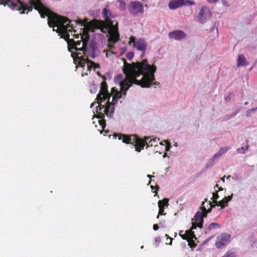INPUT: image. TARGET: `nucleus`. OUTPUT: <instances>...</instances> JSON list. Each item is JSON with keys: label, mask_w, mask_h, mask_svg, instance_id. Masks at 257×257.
<instances>
[{"label": "nucleus", "mask_w": 257, "mask_h": 257, "mask_svg": "<svg viewBox=\"0 0 257 257\" xmlns=\"http://www.w3.org/2000/svg\"><path fill=\"white\" fill-rule=\"evenodd\" d=\"M17 1L21 7L19 8L18 5L11 2L10 7L12 10L20 11L23 9V11L20 12V14H23L26 10L29 12L32 11L33 6H34V9L39 12L42 18H44L46 16L48 17V24L50 27L53 28V31H56L57 33H63L62 38L66 41L68 51L71 53V56L73 60H74V59H76L77 57H80V56H79L80 53H78L75 56L76 54L72 51V47L75 44V41L73 39L69 38L70 35L67 32L68 28L72 27L70 25L71 21L68 18L54 13L45 7L42 3L41 0H29L30 5L21 1V0Z\"/></svg>", "instance_id": "f257e3e1"}, {"label": "nucleus", "mask_w": 257, "mask_h": 257, "mask_svg": "<svg viewBox=\"0 0 257 257\" xmlns=\"http://www.w3.org/2000/svg\"><path fill=\"white\" fill-rule=\"evenodd\" d=\"M156 66L150 65L147 59L132 63H128L124 59L122 70L125 78L121 80L123 75L120 74L116 75L115 80L119 81L120 90L123 91V94L125 96L126 91L133 84L140 85L143 88H149L154 79L153 72H156Z\"/></svg>", "instance_id": "f03ea898"}, {"label": "nucleus", "mask_w": 257, "mask_h": 257, "mask_svg": "<svg viewBox=\"0 0 257 257\" xmlns=\"http://www.w3.org/2000/svg\"><path fill=\"white\" fill-rule=\"evenodd\" d=\"M119 140H122L123 143L126 144H131L135 148V150L137 152H141L144 149L145 145H147V148L152 147L153 146H156L155 144L157 142V138L151 139L148 142L150 139L149 137H145L144 140L139 138L136 135L127 136L123 134H120L118 137Z\"/></svg>", "instance_id": "7ed1b4c3"}, {"label": "nucleus", "mask_w": 257, "mask_h": 257, "mask_svg": "<svg viewBox=\"0 0 257 257\" xmlns=\"http://www.w3.org/2000/svg\"><path fill=\"white\" fill-rule=\"evenodd\" d=\"M207 201V199H205L204 201L202 202L201 206L200 207V209L202 211H198L195 214L194 220V222H192L191 229H195L198 227L200 228L203 227V218L207 216V214L208 213L211 212L212 208L214 207V205H212V203L210 201L207 203V205L209 206V208L207 209L206 208L205 206H204V203Z\"/></svg>", "instance_id": "20e7f679"}, {"label": "nucleus", "mask_w": 257, "mask_h": 257, "mask_svg": "<svg viewBox=\"0 0 257 257\" xmlns=\"http://www.w3.org/2000/svg\"><path fill=\"white\" fill-rule=\"evenodd\" d=\"M74 63L76 65V68H77V67L84 68L85 66L86 63H87V70L89 72L91 71L92 68L94 69L100 68L99 64L89 60L87 58H85L84 56H83L74 59Z\"/></svg>", "instance_id": "39448f33"}, {"label": "nucleus", "mask_w": 257, "mask_h": 257, "mask_svg": "<svg viewBox=\"0 0 257 257\" xmlns=\"http://www.w3.org/2000/svg\"><path fill=\"white\" fill-rule=\"evenodd\" d=\"M211 16V13L210 9L206 6H202L197 16V18L201 24H204Z\"/></svg>", "instance_id": "423d86ee"}, {"label": "nucleus", "mask_w": 257, "mask_h": 257, "mask_svg": "<svg viewBox=\"0 0 257 257\" xmlns=\"http://www.w3.org/2000/svg\"><path fill=\"white\" fill-rule=\"evenodd\" d=\"M129 12L133 15H138L139 13H144L143 4L138 1L132 2L128 7Z\"/></svg>", "instance_id": "0eeeda50"}, {"label": "nucleus", "mask_w": 257, "mask_h": 257, "mask_svg": "<svg viewBox=\"0 0 257 257\" xmlns=\"http://www.w3.org/2000/svg\"><path fill=\"white\" fill-rule=\"evenodd\" d=\"M117 25V22L116 24L114 25L113 22L111 21L107 24V27L109 28V31L111 32L113 43H116L119 40V34L118 31V28Z\"/></svg>", "instance_id": "6e6552de"}, {"label": "nucleus", "mask_w": 257, "mask_h": 257, "mask_svg": "<svg viewBox=\"0 0 257 257\" xmlns=\"http://www.w3.org/2000/svg\"><path fill=\"white\" fill-rule=\"evenodd\" d=\"M230 237L229 234L223 233L217 237L215 245L217 248H220L224 246L226 243L229 241Z\"/></svg>", "instance_id": "1a4fd4ad"}, {"label": "nucleus", "mask_w": 257, "mask_h": 257, "mask_svg": "<svg viewBox=\"0 0 257 257\" xmlns=\"http://www.w3.org/2000/svg\"><path fill=\"white\" fill-rule=\"evenodd\" d=\"M89 41V38H87L84 39L82 41V47L81 48H77V46H80L81 44V41H77L75 42V44L73 45L72 47V50H75L76 51H82L83 52H87L88 47V43Z\"/></svg>", "instance_id": "9d476101"}, {"label": "nucleus", "mask_w": 257, "mask_h": 257, "mask_svg": "<svg viewBox=\"0 0 257 257\" xmlns=\"http://www.w3.org/2000/svg\"><path fill=\"white\" fill-rule=\"evenodd\" d=\"M169 37L177 41H181L186 37V34L181 30H176L169 33Z\"/></svg>", "instance_id": "9b49d317"}, {"label": "nucleus", "mask_w": 257, "mask_h": 257, "mask_svg": "<svg viewBox=\"0 0 257 257\" xmlns=\"http://www.w3.org/2000/svg\"><path fill=\"white\" fill-rule=\"evenodd\" d=\"M105 107L106 106L102 105L101 104L96 107V111L98 113L97 117L98 118H101L100 120H99V123L103 128H104L106 125L105 120L104 119L105 115L104 113H102L101 112H99V111H100L101 109L103 108L105 109Z\"/></svg>", "instance_id": "f8f14e48"}, {"label": "nucleus", "mask_w": 257, "mask_h": 257, "mask_svg": "<svg viewBox=\"0 0 257 257\" xmlns=\"http://www.w3.org/2000/svg\"><path fill=\"white\" fill-rule=\"evenodd\" d=\"M105 107L106 106L102 105L101 104L96 107V111L98 113L97 117L98 118H101L100 120H99V123L103 128H104L106 125L105 120L104 119L105 115L104 113H102L101 112H99V111H100L101 109L103 108L105 109Z\"/></svg>", "instance_id": "ddd939ff"}, {"label": "nucleus", "mask_w": 257, "mask_h": 257, "mask_svg": "<svg viewBox=\"0 0 257 257\" xmlns=\"http://www.w3.org/2000/svg\"><path fill=\"white\" fill-rule=\"evenodd\" d=\"M115 111V105L110 103L109 101L106 102V107L104 110V112L108 117L112 118L113 113Z\"/></svg>", "instance_id": "4468645a"}, {"label": "nucleus", "mask_w": 257, "mask_h": 257, "mask_svg": "<svg viewBox=\"0 0 257 257\" xmlns=\"http://www.w3.org/2000/svg\"><path fill=\"white\" fill-rule=\"evenodd\" d=\"M103 81L101 83L100 90L97 95L96 99L99 100V98H101L102 95L106 94L108 92L107 90V84L105 82L106 78L104 76H102Z\"/></svg>", "instance_id": "2eb2a0df"}, {"label": "nucleus", "mask_w": 257, "mask_h": 257, "mask_svg": "<svg viewBox=\"0 0 257 257\" xmlns=\"http://www.w3.org/2000/svg\"><path fill=\"white\" fill-rule=\"evenodd\" d=\"M134 46L138 50L142 52H146L147 45L146 41L143 39H139L136 42H135Z\"/></svg>", "instance_id": "dca6fc26"}, {"label": "nucleus", "mask_w": 257, "mask_h": 257, "mask_svg": "<svg viewBox=\"0 0 257 257\" xmlns=\"http://www.w3.org/2000/svg\"><path fill=\"white\" fill-rule=\"evenodd\" d=\"M184 0H172L169 4V8L171 10L176 9L184 6Z\"/></svg>", "instance_id": "f3484780"}, {"label": "nucleus", "mask_w": 257, "mask_h": 257, "mask_svg": "<svg viewBox=\"0 0 257 257\" xmlns=\"http://www.w3.org/2000/svg\"><path fill=\"white\" fill-rule=\"evenodd\" d=\"M229 148H230L229 147L221 148L219 151L212 156L211 161H214L215 160L219 159L222 155L226 153L229 150Z\"/></svg>", "instance_id": "a211bd4d"}, {"label": "nucleus", "mask_w": 257, "mask_h": 257, "mask_svg": "<svg viewBox=\"0 0 257 257\" xmlns=\"http://www.w3.org/2000/svg\"><path fill=\"white\" fill-rule=\"evenodd\" d=\"M248 63L246 61V59L243 54L239 55L237 59V66H246Z\"/></svg>", "instance_id": "6ab92c4d"}, {"label": "nucleus", "mask_w": 257, "mask_h": 257, "mask_svg": "<svg viewBox=\"0 0 257 257\" xmlns=\"http://www.w3.org/2000/svg\"><path fill=\"white\" fill-rule=\"evenodd\" d=\"M220 227L221 226L219 224L215 222H212L208 225L207 228H206V233H210L213 230H214L217 228H220Z\"/></svg>", "instance_id": "aec40b11"}, {"label": "nucleus", "mask_w": 257, "mask_h": 257, "mask_svg": "<svg viewBox=\"0 0 257 257\" xmlns=\"http://www.w3.org/2000/svg\"><path fill=\"white\" fill-rule=\"evenodd\" d=\"M88 49H87V51L83 52V53L85 55H86L87 53L88 52L95 51L96 50V49H97L96 43L93 41H91L89 43V45L88 44Z\"/></svg>", "instance_id": "412c9836"}, {"label": "nucleus", "mask_w": 257, "mask_h": 257, "mask_svg": "<svg viewBox=\"0 0 257 257\" xmlns=\"http://www.w3.org/2000/svg\"><path fill=\"white\" fill-rule=\"evenodd\" d=\"M111 96V93H109V92H107V93H106V94L102 95V96H101V98H99V100H97V103L98 104H100L102 102L104 101L105 100H107V102H108L109 101Z\"/></svg>", "instance_id": "4be33fe9"}, {"label": "nucleus", "mask_w": 257, "mask_h": 257, "mask_svg": "<svg viewBox=\"0 0 257 257\" xmlns=\"http://www.w3.org/2000/svg\"><path fill=\"white\" fill-rule=\"evenodd\" d=\"M192 230L193 229L191 228L190 229L186 231V235L188 237V241L189 242L192 240L193 238L196 239L194 232Z\"/></svg>", "instance_id": "5701e85b"}, {"label": "nucleus", "mask_w": 257, "mask_h": 257, "mask_svg": "<svg viewBox=\"0 0 257 257\" xmlns=\"http://www.w3.org/2000/svg\"><path fill=\"white\" fill-rule=\"evenodd\" d=\"M123 92V91L122 92V93ZM122 95L123 94V93L122 94L121 93H117V94H114L112 98V101L110 102V103L114 104V105H115V104L118 101V99H120Z\"/></svg>", "instance_id": "b1692460"}, {"label": "nucleus", "mask_w": 257, "mask_h": 257, "mask_svg": "<svg viewBox=\"0 0 257 257\" xmlns=\"http://www.w3.org/2000/svg\"><path fill=\"white\" fill-rule=\"evenodd\" d=\"M169 205V199L168 198H164L162 200H159L158 202V207L163 206V208H165V206Z\"/></svg>", "instance_id": "393cba45"}, {"label": "nucleus", "mask_w": 257, "mask_h": 257, "mask_svg": "<svg viewBox=\"0 0 257 257\" xmlns=\"http://www.w3.org/2000/svg\"><path fill=\"white\" fill-rule=\"evenodd\" d=\"M211 202L212 203V202ZM226 204L224 199H223L219 201H215L213 204H212V205H214V207L215 206H220L221 208H223L226 206Z\"/></svg>", "instance_id": "a878e982"}, {"label": "nucleus", "mask_w": 257, "mask_h": 257, "mask_svg": "<svg viewBox=\"0 0 257 257\" xmlns=\"http://www.w3.org/2000/svg\"><path fill=\"white\" fill-rule=\"evenodd\" d=\"M97 90V86L95 85L94 83H92L91 84L90 86V92L91 93H96Z\"/></svg>", "instance_id": "bb28decb"}, {"label": "nucleus", "mask_w": 257, "mask_h": 257, "mask_svg": "<svg viewBox=\"0 0 257 257\" xmlns=\"http://www.w3.org/2000/svg\"><path fill=\"white\" fill-rule=\"evenodd\" d=\"M119 3V8L121 11H124L125 9V3L122 0H118Z\"/></svg>", "instance_id": "cd10ccee"}, {"label": "nucleus", "mask_w": 257, "mask_h": 257, "mask_svg": "<svg viewBox=\"0 0 257 257\" xmlns=\"http://www.w3.org/2000/svg\"><path fill=\"white\" fill-rule=\"evenodd\" d=\"M257 111V106L254 108H252L247 110L246 112V116H247V117L250 116L251 115L252 112H253L254 111Z\"/></svg>", "instance_id": "c85d7f7f"}, {"label": "nucleus", "mask_w": 257, "mask_h": 257, "mask_svg": "<svg viewBox=\"0 0 257 257\" xmlns=\"http://www.w3.org/2000/svg\"><path fill=\"white\" fill-rule=\"evenodd\" d=\"M134 56V53L133 52H128L125 55L126 57L128 60H131L133 58Z\"/></svg>", "instance_id": "c756f323"}, {"label": "nucleus", "mask_w": 257, "mask_h": 257, "mask_svg": "<svg viewBox=\"0 0 257 257\" xmlns=\"http://www.w3.org/2000/svg\"><path fill=\"white\" fill-rule=\"evenodd\" d=\"M219 198V195L217 191L213 192L212 194V199L213 200L212 204L214 203V201H217V199Z\"/></svg>", "instance_id": "7c9ffc66"}, {"label": "nucleus", "mask_w": 257, "mask_h": 257, "mask_svg": "<svg viewBox=\"0 0 257 257\" xmlns=\"http://www.w3.org/2000/svg\"><path fill=\"white\" fill-rule=\"evenodd\" d=\"M165 214H166V213H164V208H163V206H161V207L160 206L159 213L157 216V218H159L160 215H165Z\"/></svg>", "instance_id": "2f4dec72"}, {"label": "nucleus", "mask_w": 257, "mask_h": 257, "mask_svg": "<svg viewBox=\"0 0 257 257\" xmlns=\"http://www.w3.org/2000/svg\"><path fill=\"white\" fill-rule=\"evenodd\" d=\"M86 55L89 56L90 57L93 59H94L97 56L95 54V51L88 52L87 53Z\"/></svg>", "instance_id": "473e14b6"}, {"label": "nucleus", "mask_w": 257, "mask_h": 257, "mask_svg": "<svg viewBox=\"0 0 257 257\" xmlns=\"http://www.w3.org/2000/svg\"><path fill=\"white\" fill-rule=\"evenodd\" d=\"M234 253L233 252L228 251L222 257H234Z\"/></svg>", "instance_id": "72a5a7b5"}, {"label": "nucleus", "mask_w": 257, "mask_h": 257, "mask_svg": "<svg viewBox=\"0 0 257 257\" xmlns=\"http://www.w3.org/2000/svg\"><path fill=\"white\" fill-rule=\"evenodd\" d=\"M195 4V2L193 1L187 0L186 1H184V6H188V5H193Z\"/></svg>", "instance_id": "f704fd0d"}, {"label": "nucleus", "mask_w": 257, "mask_h": 257, "mask_svg": "<svg viewBox=\"0 0 257 257\" xmlns=\"http://www.w3.org/2000/svg\"><path fill=\"white\" fill-rule=\"evenodd\" d=\"M164 142L167 144V146L166 147V151H169L170 150L171 148V144H170V142H168V140H165Z\"/></svg>", "instance_id": "c9c22d12"}, {"label": "nucleus", "mask_w": 257, "mask_h": 257, "mask_svg": "<svg viewBox=\"0 0 257 257\" xmlns=\"http://www.w3.org/2000/svg\"><path fill=\"white\" fill-rule=\"evenodd\" d=\"M181 233H183V230H181L179 232V235L182 237V238L184 240H186L188 241V237H187L186 233H184L182 235H181Z\"/></svg>", "instance_id": "e433bc0d"}, {"label": "nucleus", "mask_w": 257, "mask_h": 257, "mask_svg": "<svg viewBox=\"0 0 257 257\" xmlns=\"http://www.w3.org/2000/svg\"><path fill=\"white\" fill-rule=\"evenodd\" d=\"M221 2L222 3V5L226 7H228L230 6V5L228 3V1L229 0H221Z\"/></svg>", "instance_id": "4c0bfd02"}, {"label": "nucleus", "mask_w": 257, "mask_h": 257, "mask_svg": "<svg viewBox=\"0 0 257 257\" xmlns=\"http://www.w3.org/2000/svg\"><path fill=\"white\" fill-rule=\"evenodd\" d=\"M232 198V194L229 196H228L226 197H225L224 199H225V201L226 204H227L229 201L231 200Z\"/></svg>", "instance_id": "58836bf2"}, {"label": "nucleus", "mask_w": 257, "mask_h": 257, "mask_svg": "<svg viewBox=\"0 0 257 257\" xmlns=\"http://www.w3.org/2000/svg\"><path fill=\"white\" fill-rule=\"evenodd\" d=\"M111 93L112 94H117V93H121L122 94V92L121 91H118L116 89H115L114 87H113L111 88Z\"/></svg>", "instance_id": "ea45409f"}, {"label": "nucleus", "mask_w": 257, "mask_h": 257, "mask_svg": "<svg viewBox=\"0 0 257 257\" xmlns=\"http://www.w3.org/2000/svg\"><path fill=\"white\" fill-rule=\"evenodd\" d=\"M234 116H232V114H227L226 115H225L223 117V119L225 120H227L229 119H230L231 118H232Z\"/></svg>", "instance_id": "a19ab883"}, {"label": "nucleus", "mask_w": 257, "mask_h": 257, "mask_svg": "<svg viewBox=\"0 0 257 257\" xmlns=\"http://www.w3.org/2000/svg\"><path fill=\"white\" fill-rule=\"evenodd\" d=\"M108 14V11L106 8H104L102 10V14L104 17H107Z\"/></svg>", "instance_id": "79ce46f5"}, {"label": "nucleus", "mask_w": 257, "mask_h": 257, "mask_svg": "<svg viewBox=\"0 0 257 257\" xmlns=\"http://www.w3.org/2000/svg\"><path fill=\"white\" fill-rule=\"evenodd\" d=\"M241 110L240 108H238L236 109L232 113V116H235Z\"/></svg>", "instance_id": "37998d69"}, {"label": "nucleus", "mask_w": 257, "mask_h": 257, "mask_svg": "<svg viewBox=\"0 0 257 257\" xmlns=\"http://www.w3.org/2000/svg\"><path fill=\"white\" fill-rule=\"evenodd\" d=\"M231 98V94L229 93L227 96L225 98V100L226 101H229Z\"/></svg>", "instance_id": "c03bdc74"}, {"label": "nucleus", "mask_w": 257, "mask_h": 257, "mask_svg": "<svg viewBox=\"0 0 257 257\" xmlns=\"http://www.w3.org/2000/svg\"><path fill=\"white\" fill-rule=\"evenodd\" d=\"M155 72H153V73L154 74ZM154 76L155 77V75L154 74ZM155 80V78L154 77V79L151 82V84L150 86H151L153 84L154 85H159L160 84V83L158 82H156V81H155L154 82H153ZM151 86H150L149 87H150Z\"/></svg>", "instance_id": "a18cd8bd"}, {"label": "nucleus", "mask_w": 257, "mask_h": 257, "mask_svg": "<svg viewBox=\"0 0 257 257\" xmlns=\"http://www.w3.org/2000/svg\"><path fill=\"white\" fill-rule=\"evenodd\" d=\"M248 148V145H246V146H243L242 147H241L240 148L241 149V150H242V152H244L245 150H247Z\"/></svg>", "instance_id": "49530a36"}, {"label": "nucleus", "mask_w": 257, "mask_h": 257, "mask_svg": "<svg viewBox=\"0 0 257 257\" xmlns=\"http://www.w3.org/2000/svg\"><path fill=\"white\" fill-rule=\"evenodd\" d=\"M209 3L212 4V3H217L218 0H206Z\"/></svg>", "instance_id": "de8ad7c7"}, {"label": "nucleus", "mask_w": 257, "mask_h": 257, "mask_svg": "<svg viewBox=\"0 0 257 257\" xmlns=\"http://www.w3.org/2000/svg\"><path fill=\"white\" fill-rule=\"evenodd\" d=\"M151 187L152 189V190H154V188H156V190H158L159 189V186L157 185H156L155 187L153 186V185H151Z\"/></svg>", "instance_id": "09e8293b"}, {"label": "nucleus", "mask_w": 257, "mask_h": 257, "mask_svg": "<svg viewBox=\"0 0 257 257\" xmlns=\"http://www.w3.org/2000/svg\"><path fill=\"white\" fill-rule=\"evenodd\" d=\"M153 229L155 230H157L159 229V226L157 224H155L153 225Z\"/></svg>", "instance_id": "8fccbe9b"}, {"label": "nucleus", "mask_w": 257, "mask_h": 257, "mask_svg": "<svg viewBox=\"0 0 257 257\" xmlns=\"http://www.w3.org/2000/svg\"><path fill=\"white\" fill-rule=\"evenodd\" d=\"M130 42L133 43L134 44H135V42H136L135 41V38L134 37H131L130 38Z\"/></svg>", "instance_id": "3c124183"}, {"label": "nucleus", "mask_w": 257, "mask_h": 257, "mask_svg": "<svg viewBox=\"0 0 257 257\" xmlns=\"http://www.w3.org/2000/svg\"><path fill=\"white\" fill-rule=\"evenodd\" d=\"M147 177L150 179V182L149 183L150 184L151 183V182L152 181V178L153 177H154V176H152L151 175H148Z\"/></svg>", "instance_id": "603ef678"}, {"label": "nucleus", "mask_w": 257, "mask_h": 257, "mask_svg": "<svg viewBox=\"0 0 257 257\" xmlns=\"http://www.w3.org/2000/svg\"><path fill=\"white\" fill-rule=\"evenodd\" d=\"M237 152L238 153H243V152H242V150H241V148H238L237 149Z\"/></svg>", "instance_id": "864d4df0"}, {"label": "nucleus", "mask_w": 257, "mask_h": 257, "mask_svg": "<svg viewBox=\"0 0 257 257\" xmlns=\"http://www.w3.org/2000/svg\"><path fill=\"white\" fill-rule=\"evenodd\" d=\"M145 52H143V53L142 54V55H141V58H142L144 57V55H145Z\"/></svg>", "instance_id": "5fc2aeb1"}, {"label": "nucleus", "mask_w": 257, "mask_h": 257, "mask_svg": "<svg viewBox=\"0 0 257 257\" xmlns=\"http://www.w3.org/2000/svg\"><path fill=\"white\" fill-rule=\"evenodd\" d=\"M170 240V243H169V244H172V238H169Z\"/></svg>", "instance_id": "6e6d98bb"}, {"label": "nucleus", "mask_w": 257, "mask_h": 257, "mask_svg": "<svg viewBox=\"0 0 257 257\" xmlns=\"http://www.w3.org/2000/svg\"><path fill=\"white\" fill-rule=\"evenodd\" d=\"M95 104V102H93L91 104V106H90V107H92L93 106H94V105Z\"/></svg>", "instance_id": "4d7b16f0"}, {"label": "nucleus", "mask_w": 257, "mask_h": 257, "mask_svg": "<svg viewBox=\"0 0 257 257\" xmlns=\"http://www.w3.org/2000/svg\"><path fill=\"white\" fill-rule=\"evenodd\" d=\"M88 75V74H87V73H83L82 74V76H84V75Z\"/></svg>", "instance_id": "13d9d810"}, {"label": "nucleus", "mask_w": 257, "mask_h": 257, "mask_svg": "<svg viewBox=\"0 0 257 257\" xmlns=\"http://www.w3.org/2000/svg\"><path fill=\"white\" fill-rule=\"evenodd\" d=\"M79 38V35L78 34L76 35L75 38Z\"/></svg>", "instance_id": "bf43d9fd"}, {"label": "nucleus", "mask_w": 257, "mask_h": 257, "mask_svg": "<svg viewBox=\"0 0 257 257\" xmlns=\"http://www.w3.org/2000/svg\"><path fill=\"white\" fill-rule=\"evenodd\" d=\"M244 104H245V105H248V102L247 101H246V102H245L244 103Z\"/></svg>", "instance_id": "052dcab7"}, {"label": "nucleus", "mask_w": 257, "mask_h": 257, "mask_svg": "<svg viewBox=\"0 0 257 257\" xmlns=\"http://www.w3.org/2000/svg\"><path fill=\"white\" fill-rule=\"evenodd\" d=\"M117 135L116 134H115L114 135V137H115V138H116V136H117Z\"/></svg>", "instance_id": "680f3d73"}, {"label": "nucleus", "mask_w": 257, "mask_h": 257, "mask_svg": "<svg viewBox=\"0 0 257 257\" xmlns=\"http://www.w3.org/2000/svg\"><path fill=\"white\" fill-rule=\"evenodd\" d=\"M221 180L224 182V177H223Z\"/></svg>", "instance_id": "e2e57ef3"}, {"label": "nucleus", "mask_w": 257, "mask_h": 257, "mask_svg": "<svg viewBox=\"0 0 257 257\" xmlns=\"http://www.w3.org/2000/svg\"><path fill=\"white\" fill-rule=\"evenodd\" d=\"M166 154H164V155H163V157L164 158H165V156H166Z\"/></svg>", "instance_id": "0e129e2a"}, {"label": "nucleus", "mask_w": 257, "mask_h": 257, "mask_svg": "<svg viewBox=\"0 0 257 257\" xmlns=\"http://www.w3.org/2000/svg\"><path fill=\"white\" fill-rule=\"evenodd\" d=\"M230 176H228L227 177V179H229L230 178Z\"/></svg>", "instance_id": "69168bd1"}, {"label": "nucleus", "mask_w": 257, "mask_h": 257, "mask_svg": "<svg viewBox=\"0 0 257 257\" xmlns=\"http://www.w3.org/2000/svg\"><path fill=\"white\" fill-rule=\"evenodd\" d=\"M160 145H163V142H160Z\"/></svg>", "instance_id": "338daca9"}, {"label": "nucleus", "mask_w": 257, "mask_h": 257, "mask_svg": "<svg viewBox=\"0 0 257 257\" xmlns=\"http://www.w3.org/2000/svg\"><path fill=\"white\" fill-rule=\"evenodd\" d=\"M215 186H216V187H218V184H216Z\"/></svg>", "instance_id": "774afa93"}]
</instances>
